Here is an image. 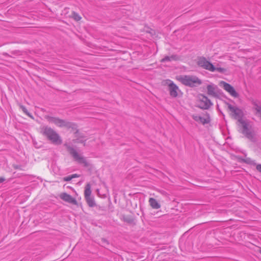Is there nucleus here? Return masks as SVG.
I'll use <instances>...</instances> for the list:
<instances>
[{"mask_svg":"<svg viewBox=\"0 0 261 261\" xmlns=\"http://www.w3.org/2000/svg\"><path fill=\"white\" fill-rule=\"evenodd\" d=\"M220 85L222 86L225 90L228 92L232 96L237 97L238 96V93L236 91L234 88L229 84L224 81H221Z\"/></svg>","mask_w":261,"mask_h":261,"instance_id":"obj_9","label":"nucleus"},{"mask_svg":"<svg viewBox=\"0 0 261 261\" xmlns=\"http://www.w3.org/2000/svg\"><path fill=\"white\" fill-rule=\"evenodd\" d=\"M210 122V118L208 115H206L204 116H200L198 122L205 124L208 123Z\"/></svg>","mask_w":261,"mask_h":261,"instance_id":"obj_15","label":"nucleus"},{"mask_svg":"<svg viewBox=\"0 0 261 261\" xmlns=\"http://www.w3.org/2000/svg\"><path fill=\"white\" fill-rule=\"evenodd\" d=\"M60 198L64 201L67 202L69 203H71L73 204H76L77 201L75 198L72 197L71 195L66 193H63L61 194Z\"/></svg>","mask_w":261,"mask_h":261,"instance_id":"obj_12","label":"nucleus"},{"mask_svg":"<svg viewBox=\"0 0 261 261\" xmlns=\"http://www.w3.org/2000/svg\"><path fill=\"white\" fill-rule=\"evenodd\" d=\"M41 133L51 142L57 144L62 143L59 135L51 127L43 126L41 127Z\"/></svg>","mask_w":261,"mask_h":261,"instance_id":"obj_3","label":"nucleus"},{"mask_svg":"<svg viewBox=\"0 0 261 261\" xmlns=\"http://www.w3.org/2000/svg\"><path fill=\"white\" fill-rule=\"evenodd\" d=\"M179 81L184 85L190 87H194L201 84V81L194 75H182L179 77Z\"/></svg>","mask_w":261,"mask_h":261,"instance_id":"obj_4","label":"nucleus"},{"mask_svg":"<svg viewBox=\"0 0 261 261\" xmlns=\"http://www.w3.org/2000/svg\"><path fill=\"white\" fill-rule=\"evenodd\" d=\"M169 90L170 95L173 97H177L180 91L178 87L171 81L169 84Z\"/></svg>","mask_w":261,"mask_h":261,"instance_id":"obj_11","label":"nucleus"},{"mask_svg":"<svg viewBox=\"0 0 261 261\" xmlns=\"http://www.w3.org/2000/svg\"><path fill=\"white\" fill-rule=\"evenodd\" d=\"M91 185L90 184H87L85 188L84 195L85 198L91 196Z\"/></svg>","mask_w":261,"mask_h":261,"instance_id":"obj_16","label":"nucleus"},{"mask_svg":"<svg viewBox=\"0 0 261 261\" xmlns=\"http://www.w3.org/2000/svg\"><path fill=\"white\" fill-rule=\"evenodd\" d=\"M5 180V178L4 177H0V184L2 183Z\"/></svg>","mask_w":261,"mask_h":261,"instance_id":"obj_26","label":"nucleus"},{"mask_svg":"<svg viewBox=\"0 0 261 261\" xmlns=\"http://www.w3.org/2000/svg\"><path fill=\"white\" fill-rule=\"evenodd\" d=\"M207 94L214 97H217L218 96V87L214 84H211L207 86Z\"/></svg>","mask_w":261,"mask_h":261,"instance_id":"obj_10","label":"nucleus"},{"mask_svg":"<svg viewBox=\"0 0 261 261\" xmlns=\"http://www.w3.org/2000/svg\"><path fill=\"white\" fill-rule=\"evenodd\" d=\"M241 133L247 138L253 140L255 135V130L252 122L245 119L241 120V122L238 123Z\"/></svg>","mask_w":261,"mask_h":261,"instance_id":"obj_1","label":"nucleus"},{"mask_svg":"<svg viewBox=\"0 0 261 261\" xmlns=\"http://www.w3.org/2000/svg\"><path fill=\"white\" fill-rule=\"evenodd\" d=\"M198 105L200 108L207 110L213 105V103L206 96L201 94L199 96Z\"/></svg>","mask_w":261,"mask_h":261,"instance_id":"obj_7","label":"nucleus"},{"mask_svg":"<svg viewBox=\"0 0 261 261\" xmlns=\"http://www.w3.org/2000/svg\"><path fill=\"white\" fill-rule=\"evenodd\" d=\"M67 148L75 161L85 167H87L90 165L86 158L79 154L73 147L69 146H67Z\"/></svg>","mask_w":261,"mask_h":261,"instance_id":"obj_5","label":"nucleus"},{"mask_svg":"<svg viewBox=\"0 0 261 261\" xmlns=\"http://www.w3.org/2000/svg\"><path fill=\"white\" fill-rule=\"evenodd\" d=\"M198 65L207 70L211 72L218 71L220 73H224L226 69L217 66L216 67L211 63L210 61L203 57H199L197 61Z\"/></svg>","mask_w":261,"mask_h":261,"instance_id":"obj_2","label":"nucleus"},{"mask_svg":"<svg viewBox=\"0 0 261 261\" xmlns=\"http://www.w3.org/2000/svg\"><path fill=\"white\" fill-rule=\"evenodd\" d=\"M253 108L255 110V114L261 119V103L257 100L252 101Z\"/></svg>","mask_w":261,"mask_h":261,"instance_id":"obj_13","label":"nucleus"},{"mask_svg":"<svg viewBox=\"0 0 261 261\" xmlns=\"http://www.w3.org/2000/svg\"><path fill=\"white\" fill-rule=\"evenodd\" d=\"M244 162L246 163H247L248 164L255 165L256 163H255L254 161L252 160L249 158L246 157L244 160Z\"/></svg>","mask_w":261,"mask_h":261,"instance_id":"obj_19","label":"nucleus"},{"mask_svg":"<svg viewBox=\"0 0 261 261\" xmlns=\"http://www.w3.org/2000/svg\"><path fill=\"white\" fill-rule=\"evenodd\" d=\"M192 117V118L195 121H196V122H199V119L200 115H193Z\"/></svg>","mask_w":261,"mask_h":261,"instance_id":"obj_22","label":"nucleus"},{"mask_svg":"<svg viewBox=\"0 0 261 261\" xmlns=\"http://www.w3.org/2000/svg\"><path fill=\"white\" fill-rule=\"evenodd\" d=\"M149 203L150 205L154 209H158L160 208L161 205L159 203L153 198H150L149 199Z\"/></svg>","mask_w":261,"mask_h":261,"instance_id":"obj_14","label":"nucleus"},{"mask_svg":"<svg viewBox=\"0 0 261 261\" xmlns=\"http://www.w3.org/2000/svg\"><path fill=\"white\" fill-rule=\"evenodd\" d=\"M177 58L176 56L172 55L171 56H166L161 60L162 62H165L168 61H171L172 60H176Z\"/></svg>","mask_w":261,"mask_h":261,"instance_id":"obj_18","label":"nucleus"},{"mask_svg":"<svg viewBox=\"0 0 261 261\" xmlns=\"http://www.w3.org/2000/svg\"><path fill=\"white\" fill-rule=\"evenodd\" d=\"M45 118L47 119L49 123H54L58 127H66L67 128H70L72 126V123L57 117L45 116Z\"/></svg>","mask_w":261,"mask_h":261,"instance_id":"obj_6","label":"nucleus"},{"mask_svg":"<svg viewBox=\"0 0 261 261\" xmlns=\"http://www.w3.org/2000/svg\"><path fill=\"white\" fill-rule=\"evenodd\" d=\"M228 108L231 112L232 116L238 120L239 123L241 122V120H245L242 118L243 114L241 110L231 105H229Z\"/></svg>","mask_w":261,"mask_h":261,"instance_id":"obj_8","label":"nucleus"},{"mask_svg":"<svg viewBox=\"0 0 261 261\" xmlns=\"http://www.w3.org/2000/svg\"><path fill=\"white\" fill-rule=\"evenodd\" d=\"M79 177V175L77 174H72L71 175V177L72 178H76V177Z\"/></svg>","mask_w":261,"mask_h":261,"instance_id":"obj_25","label":"nucleus"},{"mask_svg":"<svg viewBox=\"0 0 261 261\" xmlns=\"http://www.w3.org/2000/svg\"><path fill=\"white\" fill-rule=\"evenodd\" d=\"M87 203L90 207L94 206L96 204L95 203L94 198L92 196H89L85 198Z\"/></svg>","mask_w":261,"mask_h":261,"instance_id":"obj_17","label":"nucleus"},{"mask_svg":"<svg viewBox=\"0 0 261 261\" xmlns=\"http://www.w3.org/2000/svg\"><path fill=\"white\" fill-rule=\"evenodd\" d=\"M20 108L21 109H22V110L23 111V112L25 114H27L28 116H29V117L32 118L33 116L31 115V114L28 111L27 109L25 108V107L23 106H20Z\"/></svg>","mask_w":261,"mask_h":261,"instance_id":"obj_20","label":"nucleus"},{"mask_svg":"<svg viewBox=\"0 0 261 261\" xmlns=\"http://www.w3.org/2000/svg\"><path fill=\"white\" fill-rule=\"evenodd\" d=\"M72 17L74 20L79 21L81 19V17L76 13L73 12L72 14Z\"/></svg>","mask_w":261,"mask_h":261,"instance_id":"obj_21","label":"nucleus"},{"mask_svg":"<svg viewBox=\"0 0 261 261\" xmlns=\"http://www.w3.org/2000/svg\"><path fill=\"white\" fill-rule=\"evenodd\" d=\"M256 169L258 172L261 173V164L256 165Z\"/></svg>","mask_w":261,"mask_h":261,"instance_id":"obj_24","label":"nucleus"},{"mask_svg":"<svg viewBox=\"0 0 261 261\" xmlns=\"http://www.w3.org/2000/svg\"><path fill=\"white\" fill-rule=\"evenodd\" d=\"M72 179V178L71 177V175H69V176H68L65 177L64 178V181H68L71 180Z\"/></svg>","mask_w":261,"mask_h":261,"instance_id":"obj_23","label":"nucleus"}]
</instances>
